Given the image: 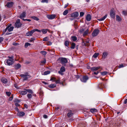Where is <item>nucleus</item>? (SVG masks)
Here are the masks:
<instances>
[{"label":"nucleus","mask_w":127,"mask_h":127,"mask_svg":"<svg viewBox=\"0 0 127 127\" xmlns=\"http://www.w3.org/2000/svg\"><path fill=\"white\" fill-rule=\"evenodd\" d=\"M13 4V2H9L7 3V5L8 7L10 8L12 6Z\"/></svg>","instance_id":"obj_23"},{"label":"nucleus","mask_w":127,"mask_h":127,"mask_svg":"<svg viewBox=\"0 0 127 127\" xmlns=\"http://www.w3.org/2000/svg\"><path fill=\"white\" fill-rule=\"evenodd\" d=\"M43 117L44 118L46 119L47 118L48 116L47 115H44L43 116Z\"/></svg>","instance_id":"obj_54"},{"label":"nucleus","mask_w":127,"mask_h":127,"mask_svg":"<svg viewBox=\"0 0 127 127\" xmlns=\"http://www.w3.org/2000/svg\"><path fill=\"white\" fill-rule=\"evenodd\" d=\"M21 67V65L20 64L18 63L14 66L16 70L19 69Z\"/></svg>","instance_id":"obj_18"},{"label":"nucleus","mask_w":127,"mask_h":127,"mask_svg":"<svg viewBox=\"0 0 127 127\" xmlns=\"http://www.w3.org/2000/svg\"><path fill=\"white\" fill-rule=\"evenodd\" d=\"M127 103V98L124 101V104H126Z\"/></svg>","instance_id":"obj_56"},{"label":"nucleus","mask_w":127,"mask_h":127,"mask_svg":"<svg viewBox=\"0 0 127 127\" xmlns=\"http://www.w3.org/2000/svg\"><path fill=\"white\" fill-rule=\"evenodd\" d=\"M35 31L38 32H41L40 30H39L37 29H35L31 31H29L26 33V35L28 36H31L32 35V34Z\"/></svg>","instance_id":"obj_2"},{"label":"nucleus","mask_w":127,"mask_h":127,"mask_svg":"<svg viewBox=\"0 0 127 127\" xmlns=\"http://www.w3.org/2000/svg\"><path fill=\"white\" fill-rule=\"evenodd\" d=\"M107 14H106L103 17L100 18L99 19H98V20L99 21H103L107 17Z\"/></svg>","instance_id":"obj_19"},{"label":"nucleus","mask_w":127,"mask_h":127,"mask_svg":"<svg viewBox=\"0 0 127 127\" xmlns=\"http://www.w3.org/2000/svg\"><path fill=\"white\" fill-rule=\"evenodd\" d=\"M68 3H67L66 4H65L64 6V8H65L66 7H67V6H68Z\"/></svg>","instance_id":"obj_58"},{"label":"nucleus","mask_w":127,"mask_h":127,"mask_svg":"<svg viewBox=\"0 0 127 127\" xmlns=\"http://www.w3.org/2000/svg\"><path fill=\"white\" fill-rule=\"evenodd\" d=\"M75 43L73 42L71 43V48L72 49H74L75 47Z\"/></svg>","instance_id":"obj_29"},{"label":"nucleus","mask_w":127,"mask_h":127,"mask_svg":"<svg viewBox=\"0 0 127 127\" xmlns=\"http://www.w3.org/2000/svg\"><path fill=\"white\" fill-rule=\"evenodd\" d=\"M24 90H26V92H28V93H31V94H32L33 93V91L31 89H24Z\"/></svg>","instance_id":"obj_27"},{"label":"nucleus","mask_w":127,"mask_h":127,"mask_svg":"<svg viewBox=\"0 0 127 127\" xmlns=\"http://www.w3.org/2000/svg\"><path fill=\"white\" fill-rule=\"evenodd\" d=\"M13 98L12 97H10L9 98V99L10 100H12L13 99Z\"/></svg>","instance_id":"obj_63"},{"label":"nucleus","mask_w":127,"mask_h":127,"mask_svg":"<svg viewBox=\"0 0 127 127\" xmlns=\"http://www.w3.org/2000/svg\"><path fill=\"white\" fill-rule=\"evenodd\" d=\"M23 21H29V22H30L31 21V20L30 19H23Z\"/></svg>","instance_id":"obj_52"},{"label":"nucleus","mask_w":127,"mask_h":127,"mask_svg":"<svg viewBox=\"0 0 127 127\" xmlns=\"http://www.w3.org/2000/svg\"><path fill=\"white\" fill-rule=\"evenodd\" d=\"M20 76L22 78L23 81L28 80L31 77V76L29 75V73L27 72L23 74H20Z\"/></svg>","instance_id":"obj_1"},{"label":"nucleus","mask_w":127,"mask_h":127,"mask_svg":"<svg viewBox=\"0 0 127 127\" xmlns=\"http://www.w3.org/2000/svg\"><path fill=\"white\" fill-rule=\"evenodd\" d=\"M48 0H42L41 1V2L42 3H48Z\"/></svg>","instance_id":"obj_44"},{"label":"nucleus","mask_w":127,"mask_h":127,"mask_svg":"<svg viewBox=\"0 0 127 127\" xmlns=\"http://www.w3.org/2000/svg\"><path fill=\"white\" fill-rule=\"evenodd\" d=\"M87 68L88 69H91L90 67L89 66V65H87Z\"/></svg>","instance_id":"obj_64"},{"label":"nucleus","mask_w":127,"mask_h":127,"mask_svg":"<svg viewBox=\"0 0 127 127\" xmlns=\"http://www.w3.org/2000/svg\"><path fill=\"white\" fill-rule=\"evenodd\" d=\"M1 81L4 83H6L7 82V79L5 78H2L1 79Z\"/></svg>","instance_id":"obj_20"},{"label":"nucleus","mask_w":127,"mask_h":127,"mask_svg":"<svg viewBox=\"0 0 127 127\" xmlns=\"http://www.w3.org/2000/svg\"><path fill=\"white\" fill-rule=\"evenodd\" d=\"M15 105L17 107L19 106L20 105L18 103H15Z\"/></svg>","instance_id":"obj_55"},{"label":"nucleus","mask_w":127,"mask_h":127,"mask_svg":"<svg viewBox=\"0 0 127 127\" xmlns=\"http://www.w3.org/2000/svg\"><path fill=\"white\" fill-rule=\"evenodd\" d=\"M60 61L61 63L63 64H64L67 62V61L66 58H61Z\"/></svg>","instance_id":"obj_7"},{"label":"nucleus","mask_w":127,"mask_h":127,"mask_svg":"<svg viewBox=\"0 0 127 127\" xmlns=\"http://www.w3.org/2000/svg\"><path fill=\"white\" fill-rule=\"evenodd\" d=\"M31 45L30 43L28 42H26L25 43L24 45L25 47V48H27L28 46H30Z\"/></svg>","instance_id":"obj_30"},{"label":"nucleus","mask_w":127,"mask_h":127,"mask_svg":"<svg viewBox=\"0 0 127 127\" xmlns=\"http://www.w3.org/2000/svg\"><path fill=\"white\" fill-rule=\"evenodd\" d=\"M83 42L84 43L85 46H88V45L86 44H87L89 43V41H83Z\"/></svg>","instance_id":"obj_47"},{"label":"nucleus","mask_w":127,"mask_h":127,"mask_svg":"<svg viewBox=\"0 0 127 127\" xmlns=\"http://www.w3.org/2000/svg\"><path fill=\"white\" fill-rule=\"evenodd\" d=\"M12 25L11 24H10L7 27V28H9V27H10Z\"/></svg>","instance_id":"obj_62"},{"label":"nucleus","mask_w":127,"mask_h":127,"mask_svg":"<svg viewBox=\"0 0 127 127\" xmlns=\"http://www.w3.org/2000/svg\"><path fill=\"white\" fill-rule=\"evenodd\" d=\"M56 16V15L55 14L48 15L47 16V17L49 19H54Z\"/></svg>","instance_id":"obj_9"},{"label":"nucleus","mask_w":127,"mask_h":127,"mask_svg":"<svg viewBox=\"0 0 127 127\" xmlns=\"http://www.w3.org/2000/svg\"><path fill=\"white\" fill-rule=\"evenodd\" d=\"M40 53L43 55H45L47 54L46 52L45 51H41Z\"/></svg>","instance_id":"obj_41"},{"label":"nucleus","mask_w":127,"mask_h":127,"mask_svg":"<svg viewBox=\"0 0 127 127\" xmlns=\"http://www.w3.org/2000/svg\"><path fill=\"white\" fill-rule=\"evenodd\" d=\"M101 73L102 75H106L107 72L106 71H104L101 72Z\"/></svg>","instance_id":"obj_38"},{"label":"nucleus","mask_w":127,"mask_h":127,"mask_svg":"<svg viewBox=\"0 0 127 127\" xmlns=\"http://www.w3.org/2000/svg\"><path fill=\"white\" fill-rule=\"evenodd\" d=\"M11 58L12 60L14 61V59L13 58H14L13 56H11Z\"/></svg>","instance_id":"obj_61"},{"label":"nucleus","mask_w":127,"mask_h":127,"mask_svg":"<svg viewBox=\"0 0 127 127\" xmlns=\"http://www.w3.org/2000/svg\"><path fill=\"white\" fill-rule=\"evenodd\" d=\"M90 112L92 113H94L97 112V110L95 108L91 109L90 110Z\"/></svg>","instance_id":"obj_24"},{"label":"nucleus","mask_w":127,"mask_h":127,"mask_svg":"<svg viewBox=\"0 0 127 127\" xmlns=\"http://www.w3.org/2000/svg\"><path fill=\"white\" fill-rule=\"evenodd\" d=\"M26 15V13L25 12H23L19 18L23 20L24 19L23 18L25 17Z\"/></svg>","instance_id":"obj_13"},{"label":"nucleus","mask_w":127,"mask_h":127,"mask_svg":"<svg viewBox=\"0 0 127 127\" xmlns=\"http://www.w3.org/2000/svg\"><path fill=\"white\" fill-rule=\"evenodd\" d=\"M50 72L49 71H45L43 74L44 75H47L50 73Z\"/></svg>","instance_id":"obj_35"},{"label":"nucleus","mask_w":127,"mask_h":127,"mask_svg":"<svg viewBox=\"0 0 127 127\" xmlns=\"http://www.w3.org/2000/svg\"><path fill=\"white\" fill-rule=\"evenodd\" d=\"M3 40V38L2 37H0V43H1Z\"/></svg>","instance_id":"obj_51"},{"label":"nucleus","mask_w":127,"mask_h":127,"mask_svg":"<svg viewBox=\"0 0 127 127\" xmlns=\"http://www.w3.org/2000/svg\"><path fill=\"white\" fill-rule=\"evenodd\" d=\"M99 33V30L98 29H95L92 33V36L95 37L97 36Z\"/></svg>","instance_id":"obj_3"},{"label":"nucleus","mask_w":127,"mask_h":127,"mask_svg":"<svg viewBox=\"0 0 127 127\" xmlns=\"http://www.w3.org/2000/svg\"><path fill=\"white\" fill-rule=\"evenodd\" d=\"M6 94L8 96H9L10 95L11 93L10 92H6Z\"/></svg>","instance_id":"obj_43"},{"label":"nucleus","mask_w":127,"mask_h":127,"mask_svg":"<svg viewBox=\"0 0 127 127\" xmlns=\"http://www.w3.org/2000/svg\"><path fill=\"white\" fill-rule=\"evenodd\" d=\"M84 13L83 12H81L80 13V17H82L84 15Z\"/></svg>","instance_id":"obj_42"},{"label":"nucleus","mask_w":127,"mask_h":127,"mask_svg":"<svg viewBox=\"0 0 127 127\" xmlns=\"http://www.w3.org/2000/svg\"><path fill=\"white\" fill-rule=\"evenodd\" d=\"M99 54L98 53H95V54L93 55V57L96 58L99 55Z\"/></svg>","instance_id":"obj_31"},{"label":"nucleus","mask_w":127,"mask_h":127,"mask_svg":"<svg viewBox=\"0 0 127 127\" xmlns=\"http://www.w3.org/2000/svg\"><path fill=\"white\" fill-rule=\"evenodd\" d=\"M32 18L34 20H36V21H38L39 20V18L35 16H33L32 17Z\"/></svg>","instance_id":"obj_37"},{"label":"nucleus","mask_w":127,"mask_h":127,"mask_svg":"<svg viewBox=\"0 0 127 127\" xmlns=\"http://www.w3.org/2000/svg\"><path fill=\"white\" fill-rule=\"evenodd\" d=\"M116 20L117 21L120 22L121 21L122 19L119 15H117L116 16Z\"/></svg>","instance_id":"obj_21"},{"label":"nucleus","mask_w":127,"mask_h":127,"mask_svg":"<svg viewBox=\"0 0 127 127\" xmlns=\"http://www.w3.org/2000/svg\"><path fill=\"white\" fill-rule=\"evenodd\" d=\"M27 96L30 99L32 97V95L31 94H28L27 95Z\"/></svg>","instance_id":"obj_40"},{"label":"nucleus","mask_w":127,"mask_h":127,"mask_svg":"<svg viewBox=\"0 0 127 127\" xmlns=\"http://www.w3.org/2000/svg\"><path fill=\"white\" fill-rule=\"evenodd\" d=\"M55 82L56 84L59 83L60 82V79H58L57 80H56V81Z\"/></svg>","instance_id":"obj_48"},{"label":"nucleus","mask_w":127,"mask_h":127,"mask_svg":"<svg viewBox=\"0 0 127 127\" xmlns=\"http://www.w3.org/2000/svg\"><path fill=\"white\" fill-rule=\"evenodd\" d=\"M48 37H45L43 39V41H46L48 40Z\"/></svg>","instance_id":"obj_46"},{"label":"nucleus","mask_w":127,"mask_h":127,"mask_svg":"<svg viewBox=\"0 0 127 127\" xmlns=\"http://www.w3.org/2000/svg\"><path fill=\"white\" fill-rule=\"evenodd\" d=\"M46 61L45 60L43 61H42L41 62V63H42V64H45L46 63Z\"/></svg>","instance_id":"obj_53"},{"label":"nucleus","mask_w":127,"mask_h":127,"mask_svg":"<svg viewBox=\"0 0 127 127\" xmlns=\"http://www.w3.org/2000/svg\"><path fill=\"white\" fill-rule=\"evenodd\" d=\"M46 44L48 45H50L52 44V43L50 41H48L46 42Z\"/></svg>","instance_id":"obj_45"},{"label":"nucleus","mask_w":127,"mask_h":127,"mask_svg":"<svg viewBox=\"0 0 127 127\" xmlns=\"http://www.w3.org/2000/svg\"><path fill=\"white\" fill-rule=\"evenodd\" d=\"M79 15L78 12H73V13L71 14V17L73 18H76Z\"/></svg>","instance_id":"obj_8"},{"label":"nucleus","mask_w":127,"mask_h":127,"mask_svg":"<svg viewBox=\"0 0 127 127\" xmlns=\"http://www.w3.org/2000/svg\"><path fill=\"white\" fill-rule=\"evenodd\" d=\"M41 31V32H42L43 33V34H45L47 32V30L46 29H43L41 30H40Z\"/></svg>","instance_id":"obj_28"},{"label":"nucleus","mask_w":127,"mask_h":127,"mask_svg":"<svg viewBox=\"0 0 127 127\" xmlns=\"http://www.w3.org/2000/svg\"><path fill=\"white\" fill-rule=\"evenodd\" d=\"M68 13V10L66 9L63 12V14L64 15H66Z\"/></svg>","instance_id":"obj_34"},{"label":"nucleus","mask_w":127,"mask_h":127,"mask_svg":"<svg viewBox=\"0 0 127 127\" xmlns=\"http://www.w3.org/2000/svg\"><path fill=\"white\" fill-rule=\"evenodd\" d=\"M88 78V77L87 76H84L82 78H81V80L83 82H86Z\"/></svg>","instance_id":"obj_11"},{"label":"nucleus","mask_w":127,"mask_h":127,"mask_svg":"<svg viewBox=\"0 0 127 127\" xmlns=\"http://www.w3.org/2000/svg\"><path fill=\"white\" fill-rule=\"evenodd\" d=\"M73 113L72 111L70 110H68V113L67 114V116L68 117H70L73 115Z\"/></svg>","instance_id":"obj_12"},{"label":"nucleus","mask_w":127,"mask_h":127,"mask_svg":"<svg viewBox=\"0 0 127 127\" xmlns=\"http://www.w3.org/2000/svg\"><path fill=\"white\" fill-rule=\"evenodd\" d=\"M65 67L64 66H62L60 68V70L58 71V73L61 75H63L64 74L63 72H65Z\"/></svg>","instance_id":"obj_5"},{"label":"nucleus","mask_w":127,"mask_h":127,"mask_svg":"<svg viewBox=\"0 0 127 127\" xmlns=\"http://www.w3.org/2000/svg\"><path fill=\"white\" fill-rule=\"evenodd\" d=\"M108 54V53L107 52H103L102 55V58L104 59L106 58Z\"/></svg>","instance_id":"obj_17"},{"label":"nucleus","mask_w":127,"mask_h":127,"mask_svg":"<svg viewBox=\"0 0 127 127\" xmlns=\"http://www.w3.org/2000/svg\"><path fill=\"white\" fill-rule=\"evenodd\" d=\"M123 14L125 15H127V12L125 11H123Z\"/></svg>","instance_id":"obj_49"},{"label":"nucleus","mask_w":127,"mask_h":127,"mask_svg":"<svg viewBox=\"0 0 127 127\" xmlns=\"http://www.w3.org/2000/svg\"><path fill=\"white\" fill-rule=\"evenodd\" d=\"M99 72L98 71L97 72H94V74L97 75L98 74V73Z\"/></svg>","instance_id":"obj_59"},{"label":"nucleus","mask_w":127,"mask_h":127,"mask_svg":"<svg viewBox=\"0 0 127 127\" xmlns=\"http://www.w3.org/2000/svg\"><path fill=\"white\" fill-rule=\"evenodd\" d=\"M84 31V29H81L80 31V33H82Z\"/></svg>","instance_id":"obj_57"},{"label":"nucleus","mask_w":127,"mask_h":127,"mask_svg":"<svg viewBox=\"0 0 127 127\" xmlns=\"http://www.w3.org/2000/svg\"><path fill=\"white\" fill-rule=\"evenodd\" d=\"M86 19L87 21H90L91 19V15L89 14H88L86 17Z\"/></svg>","instance_id":"obj_15"},{"label":"nucleus","mask_w":127,"mask_h":127,"mask_svg":"<svg viewBox=\"0 0 127 127\" xmlns=\"http://www.w3.org/2000/svg\"><path fill=\"white\" fill-rule=\"evenodd\" d=\"M25 114L22 111L19 112L17 114V115L18 116L21 117L24 116Z\"/></svg>","instance_id":"obj_16"},{"label":"nucleus","mask_w":127,"mask_h":127,"mask_svg":"<svg viewBox=\"0 0 127 127\" xmlns=\"http://www.w3.org/2000/svg\"><path fill=\"white\" fill-rule=\"evenodd\" d=\"M71 40L73 41H75L77 39V38L75 36H72L71 37Z\"/></svg>","instance_id":"obj_25"},{"label":"nucleus","mask_w":127,"mask_h":127,"mask_svg":"<svg viewBox=\"0 0 127 127\" xmlns=\"http://www.w3.org/2000/svg\"><path fill=\"white\" fill-rule=\"evenodd\" d=\"M124 67V66L123 64H120L119 65V68H121L123 67Z\"/></svg>","instance_id":"obj_50"},{"label":"nucleus","mask_w":127,"mask_h":127,"mask_svg":"<svg viewBox=\"0 0 127 127\" xmlns=\"http://www.w3.org/2000/svg\"><path fill=\"white\" fill-rule=\"evenodd\" d=\"M18 43H13V45H17Z\"/></svg>","instance_id":"obj_60"},{"label":"nucleus","mask_w":127,"mask_h":127,"mask_svg":"<svg viewBox=\"0 0 127 127\" xmlns=\"http://www.w3.org/2000/svg\"><path fill=\"white\" fill-rule=\"evenodd\" d=\"M99 68L98 67H92L91 68V69L92 71H94L97 70Z\"/></svg>","instance_id":"obj_22"},{"label":"nucleus","mask_w":127,"mask_h":127,"mask_svg":"<svg viewBox=\"0 0 127 127\" xmlns=\"http://www.w3.org/2000/svg\"><path fill=\"white\" fill-rule=\"evenodd\" d=\"M65 45L67 47H68L69 45V42L68 41H66L64 42Z\"/></svg>","instance_id":"obj_32"},{"label":"nucleus","mask_w":127,"mask_h":127,"mask_svg":"<svg viewBox=\"0 0 127 127\" xmlns=\"http://www.w3.org/2000/svg\"><path fill=\"white\" fill-rule=\"evenodd\" d=\"M110 14L111 17L112 18H115V13L113 10H110Z\"/></svg>","instance_id":"obj_10"},{"label":"nucleus","mask_w":127,"mask_h":127,"mask_svg":"<svg viewBox=\"0 0 127 127\" xmlns=\"http://www.w3.org/2000/svg\"><path fill=\"white\" fill-rule=\"evenodd\" d=\"M56 85L55 84H51L49 85V88H53L56 87Z\"/></svg>","instance_id":"obj_26"},{"label":"nucleus","mask_w":127,"mask_h":127,"mask_svg":"<svg viewBox=\"0 0 127 127\" xmlns=\"http://www.w3.org/2000/svg\"><path fill=\"white\" fill-rule=\"evenodd\" d=\"M5 63L7 65H10L14 63V61L10 60H7L5 61Z\"/></svg>","instance_id":"obj_6"},{"label":"nucleus","mask_w":127,"mask_h":127,"mask_svg":"<svg viewBox=\"0 0 127 127\" xmlns=\"http://www.w3.org/2000/svg\"><path fill=\"white\" fill-rule=\"evenodd\" d=\"M19 93L21 95H25L27 93L26 90H24V91H19Z\"/></svg>","instance_id":"obj_14"},{"label":"nucleus","mask_w":127,"mask_h":127,"mask_svg":"<svg viewBox=\"0 0 127 127\" xmlns=\"http://www.w3.org/2000/svg\"><path fill=\"white\" fill-rule=\"evenodd\" d=\"M14 27H11L8 29V30L9 32L12 31Z\"/></svg>","instance_id":"obj_33"},{"label":"nucleus","mask_w":127,"mask_h":127,"mask_svg":"<svg viewBox=\"0 0 127 127\" xmlns=\"http://www.w3.org/2000/svg\"><path fill=\"white\" fill-rule=\"evenodd\" d=\"M88 30H87L84 32V33H83V35L84 36L88 34Z\"/></svg>","instance_id":"obj_36"},{"label":"nucleus","mask_w":127,"mask_h":127,"mask_svg":"<svg viewBox=\"0 0 127 127\" xmlns=\"http://www.w3.org/2000/svg\"><path fill=\"white\" fill-rule=\"evenodd\" d=\"M56 78L55 77H53L51 78L50 81H56Z\"/></svg>","instance_id":"obj_39"},{"label":"nucleus","mask_w":127,"mask_h":127,"mask_svg":"<svg viewBox=\"0 0 127 127\" xmlns=\"http://www.w3.org/2000/svg\"><path fill=\"white\" fill-rule=\"evenodd\" d=\"M22 24L20 22V20L19 19H18L15 23V27L19 28L21 26Z\"/></svg>","instance_id":"obj_4"}]
</instances>
